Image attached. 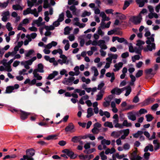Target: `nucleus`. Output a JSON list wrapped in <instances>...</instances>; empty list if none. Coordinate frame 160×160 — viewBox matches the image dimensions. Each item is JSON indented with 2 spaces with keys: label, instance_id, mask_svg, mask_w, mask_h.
<instances>
[{
  "label": "nucleus",
  "instance_id": "3c124183",
  "mask_svg": "<svg viewBox=\"0 0 160 160\" xmlns=\"http://www.w3.org/2000/svg\"><path fill=\"white\" fill-rule=\"evenodd\" d=\"M121 133H123L124 135L127 137L129 133V129H127L123 130H121Z\"/></svg>",
  "mask_w": 160,
  "mask_h": 160
},
{
  "label": "nucleus",
  "instance_id": "cd10ccee",
  "mask_svg": "<svg viewBox=\"0 0 160 160\" xmlns=\"http://www.w3.org/2000/svg\"><path fill=\"white\" fill-rule=\"evenodd\" d=\"M74 92L75 93L77 92L79 93L80 96L84 95L85 94V91L84 90H81L79 89H76L74 90Z\"/></svg>",
  "mask_w": 160,
  "mask_h": 160
},
{
  "label": "nucleus",
  "instance_id": "ddd939ff",
  "mask_svg": "<svg viewBox=\"0 0 160 160\" xmlns=\"http://www.w3.org/2000/svg\"><path fill=\"white\" fill-rule=\"evenodd\" d=\"M123 65V63L122 62H119L114 64V66L115 68L113 69V71L115 72L118 71L121 68Z\"/></svg>",
  "mask_w": 160,
  "mask_h": 160
},
{
  "label": "nucleus",
  "instance_id": "864d4df0",
  "mask_svg": "<svg viewBox=\"0 0 160 160\" xmlns=\"http://www.w3.org/2000/svg\"><path fill=\"white\" fill-rule=\"evenodd\" d=\"M128 65L129 68L128 71L130 73H132L135 71V68L133 67V65L132 64H130Z\"/></svg>",
  "mask_w": 160,
  "mask_h": 160
},
{
  "label": "nucleus",
  "instance_id": "0e129e2a",
  "mask_svg": "<svg viewBox=\"0 0 160 160\" xmlns=\"http://www.w3.org/2000/svg\"><path fill=\"white\" fill-rule=\"evenodd\" d=\"M34 52V51L32 49L29 50L28 52L25 54V56L26 57H29L32 55Z\"/></svg>",
  "mask_w": 160,
  "mask_h": 160
},
{
  "label": "nucleus",
  "instance_id": "f8f14e48",
  "mask_svg": "<svg viewBox=\"0 0 160 160\" xmlns=\"http://www.w3.org/2000/svg\"><path fill=\"white\" fill-rule=\"evenodd\" d=\"M28 6L29 8H31L33 6L36 7L38 5L37 0H28L27 1Z\"/></svg>",
  "mask_w": 160,
  "mask_h": 160
},
{
  "label": "nucleus",
  "instance_id": "2f4dec72",
  "mask_svg": "<svg viewBox=\"0 0 160 160\" xmlns=\"http://www.w3.org/2000/svg\"><path fill=\"white\" fill-rule=\"evenodd\" d=\"M80 136H75L73 137L71 141L74 143H77L80 142Z\"/></svg>",
  "mask_w": 160,
  "mask_h": 160
},
{
  "label": "nucleus",
  "instance_id": "6ab92c4d",
  "mask_svg": "<svg viewBox=\"0 0 160 160\" xmlns=\"http://www.w3.org/2000/svg\"><path fill=\"white\" fill-rule=\"evenodd\" d=\"M20 113L21 118L22 120H24L26 119L28 116L30 114V113L25 112L24 111H21Z\"/></svg>",
  "mask_w": 160,
  "mask_h": 160
},
{
  "label": "nucleus",
  "instance_id": "473e14b6",
  "mask_svg": "<svg viewBox=\"0 0 160 160\" xmlns=\"http://www.w3.org/2000/svg\"><path fill=\"white\" fill-rule=\"evenodd\" d=\"M148 18L150 19H152L153 18H157L158 17V15L155 12L150 13L148 14Z\"/></svg>",
  "mask_w": 160,
  "mask_h": 160
},
{
  "label": "nucleus",
  "instance_id": "a19ab883",
  "mask_svg": "<svg viewBox=\"0 0 160 160\" xmlns=\"http://www.w3.org/2000/svg\"><path fill=\"white\" fill-rule=\"evenodd\" d=\"M143 134V132L141 131H138L136 133L133 134V136L135 138H138Z\"/></svg>",
  "mask_w": 160,
  "mask_h": 160
},
{
  "label": "nucleus",
  "instance_id": "39448f33",
  "mask_svg": "<svg viewBox=\"0 0 160 160\" xmlns=\"http://www.w3.org/2000/svg\"><path fill=\"white\" fill-rule=\"evenodd\" d=\"M142 19V16L139 14L137 16H133L131 17L130 20L134 24L138 25L140 23Z\"/></svg>",
  "mask_w": 160,
  "mask_h": 160
},
{
  "label": "nucleus",
  "instance_id": "aec40b11",
  "mask_svg": "<svg viewBox=\"0 0 160 160\" xmlns=\"http://www.w3.org/2000/svg\"><path fill=\"white\" fill-rule=\"evenodd\" d=\"M136 2L139 7H142L144 5L145 3H147L148 1L147 0H136Z\"/></svg>",
  "mask_w": 160,
  "mask_h": 160
},
{
  "label": "nucleus",
  "instance_id": "338daca9",
  "mask_svg": "<svg viewBox=\"0 0 160 160\" xmlns=\"http://www.w3.org/2000/svg\"><path fill=\"white\" fill-rule=\"evenodd\" d=\"M6 28L8 31H11L12 29V27L11 24L9 22L7 23L6 25Z\"/></svg>",
  "mask_w": 160,
  "mask_h": 160
},
{
  "label": "nucleus",
  "instance_id": "8fccbe9b",
  "mask_svg": "<svg viewBox=\"0 0 160 160\" xmlns=\"http://www.w3.org/2000/svg\"><path fill=\"white\" fill-rule=\"evenodd\" d=\"M104 125L105 127H108L110 128H112L113 127L112 123L111 122H105Z\"/></svg>",
  "mask_w": 160,
  "mask_h": 160
},
{
  "label": "nucleus",
  "instance_id": "7ed1b4c3",
  "mask_svg": "<svg viewBox=\"0 0 160 160\" xmlns=\"http://www.w3.org/2000/svg\"><path fill=\"white\" fill-rule=\"evenodd\" d=\"M149 150L151 152H152L153 151V147L152 145L149 144L146 146L144 149V151L145 153L144 154L143 157L145 159H148L149 158L150 153L148 152H147Z\"/></svg>",
  "mask_w": 160,
  "mask_h": 160
},
{
  "label": "nucleus",
  "instance_id": "774afa93",
  "mask_svg": "<svg viewBox=\"0 0 160 160\" xmlns=\"http://www.w3.org/2000/svg\"><path fill=\"white\" fill-rule=\"evenodd\" d=\"M130 3L128 1H126L124 2L123 7V9L125 10L128 6L130 5Z\"/></svg>",
  "mask_w": 160,
  "mask_h": 160
},
{
  "label": "nucleus",
  "instance_id": "f3484780",
  "mask_svg": "<svg viewBox=\"0 0 160 160\" xmlns=\"http://www.w3.org/2000/svg\"><path fill=\"white\" fill-rule=\"evenodd\" d=\"M42 18L41 17H39L38 19L35 20L34 22L35 24H37L38 26H40L44 25L45 23V22H42Z\"/></svg>",
  "mask_w": 160,
  "mask_h": 160
},
{
  "label": "nucleus",
  "instance_id": "7c9ffc66",
  "mask_svg": "<svg viewBox=\"0 0 160 160\" xmlns=\"http://www.w3.org/2000/svg\"><path fill=\"white\" fill-rule=\"evenodd\" d=\"M105 100H106V101L103 102V106L105 107H107L109 106L111 100L109 97H108L107 98H105Z\"/></svg>",
  "mask_w": 160,
  "mask_h": 160
},
{
  "label": "nucleus",
  "instance_id": "4468645a",
  "mask_svg": "<svg viewBox=\"0 0 160 160\" xmlns=\"http://www.w3.org/2000/svg\"><path fill=\"white\" fill-rule=\"evenodd\" d=\"M131 160H141L142 158L137 155L135 152H134L131 155Z\"/></svg>",
  "mask_w": 160,
  "mask_h": 160
},
{
  "label": "nucleus",
  "instance_id": "c85d7f7f",
  "mask_svg": "<svg viewBox=\"0 0 160 160\" xmlns=\"http://www.w3.org/2000/svg\"><path fill=\"white\" fill-rule=\"evenodd\" d=\"M37 70V72L43 73L44 72L43 66L42 63H39L38 65V68L36 69Z\"/></svg>",
  "mask_w": 160,
  "mask_h": 160
},
{
  "label": "nucleus",
  "instance_id": "a211bd4d",
  "mask_svg": "<svg viewBox=\"0 0 160 160\" xmlns=\"http://www.w3.org/2000/svg\"><path fill=\"white\" fill-rule=\"evenodd\" d=\"M122 88L120 89L118 88H115L112 89L111 91L112 94H115L117 95H120L123 91Z\"/></svg>",
  "mask_w": 160,
  "mask_h": 160
},
{
  "label": "nucleus",
  "instance_id": "e2e57ef3",
  "mask_svg": "<svg viewBox=\"0 0 160 160\" xmlns=\"http://www.w3.org/2000/svg\"><path fill=\"white\" fill-rule=\"evenodd\" d=\"M143 74V71L142 70H139L135 75L136 78H138L141 76Z\"/></svg>",
  "mask_w": 160,
  "mask_h": 160
},
{
  "label": "nucleus",
  "instance_id": "603ef678",
  "mask_svg": "<svg viewBox=\"0 0 160 160\" xmlns=\"http://www.w3.org/2000/svg\"><path fill=\"white\" fill-rule=\"evenodd\" d=\"M27 70L26 69H23L19 71V74L20 75H28V73L27 72Z\"/></svg>",
  "mask_w": 160,
  "mask_h": 160
},
{
  "label": "nucleus",
  "instance_id": "bb28decb",
  "mask_svg": "<svg viewBox=\"0 0 160 160\" xmlns=\"http://www.w3.org/2000/svg\"><path fill=\"white\" fill-rule=\"evenodd\" d=\"M121 134V130L113 131L111 133V136L114 138H117L120 136Z\"/></svg>",
  "mask_w": 160,
  "mask_h": 160
},
{
  "label": "nucleus",
  "instance_id": "4be33fe9",
  "mask_svg": "<svg viewBox=\"0 0 160 160\" xmlns=\"http://www.w3.org/2000/svg\"><path fill=\"white\" fill-rule=\"evenodd\" d=\"M58 74V72L57 71H54L52 73L50 74L47 78V79L50 80L54 78L55 76L57 75Z\"/></svg>",
  "mask_w": 160,
  "mask_h": 160
},
{
  "label": "nucleus",
  "instance_id": "0eeeda50",
  "mask_svg": "<svg viewBox=\"0 0 160 160\" xmlns=\"http://www.w3.org/2000/svg\"><path fill=\"white\" fill-rule=\"evenodd\" d=\"M65 131L66 132H69L72 133L75 132L74 126L72 123H69L65 129Z\"/></svg>",
  "mask_w": 160,
  "mask_h": 160
},
{
  "label": "nucleus",
  "instance_id": "79ce46f5",
  "mask_svg": "<svg viewBox=\"0 0 160 160\" xmlns=\"http://www.w3.org/2000/svg\"><path fill=\"white\" fill-rule=\"evenodd\" d=\"M67 155L70 157L71 159L75 158L76 157V155L74 154V153L70 151H69Z\"/></svg>",
  "mask_w": 160,
  "mask_h": 160
},
{
  "label": "nucleus",
  "instance_id": "9b49d317",
  "mask_svg": "<svg viewBox=\"0 0 160 160\" xmlns=\"http://www.w3.org/2000/svg\"><path fill=\"white\" fill-rule=\"evenodd\" d=\"M136 113L135 112H129L128 113V117L129 120L134 121L136 119Z\"/></svg>",
  "mask_w": 160,
  "mask_h": 160
},
{
  "label": "nucleus",
  "instance_id": "1a4fd4ad",
  "mask_svg": "<svg viewBox=\"0 0 160 160\" xmlns=\"http://www.w3.org/2000/svg\"><path fill=\"white\" fill-rule=\"evenodd\" d=\"M1 16L2 17V20L4 22H6L10 17V12L8 11H3Z\"/></svg>",
  "mask_w": 160,
  "mask_h": 160
},
{
  "label": "nucleus",
  "instance_id": "412c9836",
  "mask_svg": "<svg viewBox=\"0 0 160 160\" xmlns=\"http://www.w3.org/2000/svg\"><path fill=\"white\" fill-rule=\"evenodd\" d=\"M33 75L34 77L36 78L37 80H41L42 79V77L40 76L39 74L38 73L37 70L36 69H34L33 70Z\"/></svg>",
  "mask_w": 160,
  "mask_h": 160
},
{
  "label": "nucleus",
  "instance_id": "13d9d810",
  "mask_svg": "<svg viewBox=\"0 0 160 160\" xmlns=\"http://www.w3.org/2000/svg\"><path fill=\"white\" fill-rule=\"evenodd\" d=\"M64 13L63 12H62L59 15V18L57 20H58L60 22H62L64 20Z\"/></svg>",
  "mask_w": 160,
  "mask_h": 160
},
{
  "label": "nucleus",
  "instance_id": "423d86ee",
  "mask_svg": "<svg viewBox=\"0 0 160 160\" xmlns=\"http://www.w3.org/2000/svg\"><path fill=\"white\" fill-rule=\"evenodd\" d=\"M75 79L73 77H69L68 78H65L62 81V83L64 84L71 85L72 84V82Z\"/></svg>",
  "mask_w": 160,
  "mask_h": 160
},
{
  "label": "nucleus",
  "instance_id": "6e6d98bb",
  "mask_svg": "<svg viewBox=\"0 0 160 160\" xmlns=\"http://www.w3.org/2000/svg\"><path fill=\"white\" fill-rule=\"evenodd\" d=\"M58 63L61 65H63V64H68V61L65 60L59 59L58 60Z\"/></svg>",
  "mask_w": 160,
  "mask_h": 160
},
{
  "label": "nucleus",
  "instance_id": "ea45409f",
  "mask_svg": "<svg viewBox=\"0 0 160 160\" xmlns=\"http://www.w3.org/2000/svg\"><path fill=\"white\" fill-rule=\"evenodd\" d=\"M30 22L28 18H25L19 24H21V25H27Z\"/></svg>",
  "mask_w": 160,
  "mask_h": 160
},
{
  "label": "nucleus",
  "instance_id": "2eb2a0df",
  "mask_svg": "<svg viewBox=\"0 0 160 160\" xmlns=\"http://www.w3.org/2000/svg\"><path fill=\"white\" fill-rule=\"evenodd\" d=\"M123 91L125 90H126V92L125 94L126 96H128L131 93L132 91L131 88L130 86H127L122 88Z\"/></svg>",
  "mask_w": 160,
  "mask_h": 160
},
{
  "label": "nucleus",
  "instance_id": "052dcab7",
  "mask_svg": "<svg viewBox=\"0 0 160 160\" xmlns=\"http://www.w3.org/2000/svg\"><path fill=\"white\" fill-rule=\"evenodd\" d=\"M129 51L131 52H134L135 47L133 48L132 46V44L130 43L129 44Z\"/></svg>",
  "mask_w": 160,
  "mask_h": 160
},
{
  "label": "nucleus",
  "instance_id": "e433bc0d",
  "mask_svg": "<svg viewBox=\"0 0 160 160\" xmlns=\"http://www.w3.org/2000/svg\"><path fill=\"white\" fill-rule=\"evenodd\" d=\"M91 70L92 71L94 72V76L97 77L99 73L98 69L95 67L93 66L92 67Z\"/></svg>",
  "mask_w": 160,
  "mask_h": 160
},
{
  "label": "nucleus",
  "instance_id": "f257e3e1",
  "mask_svg": "<svg viewBox=\"0 0 160 160\" xmlns=\"http://www.w3.org/2000/svg\"><path fill=\"white\" fill-rule=\"evenodd\" d=\"M155 35L152 34L150 37H147V40L146 41V43L148 44L146 48L143 49L144 51L147 52L148 51H152L153 50H155L156 48L155 44L154 42Z\"/></svg>",
  "mask_w": 160,
  "mask_h": 160
},
{
  "label": "nucleus",
  "instance_id": "f03ea898",
  "mask_svg": "<svg viewBox=\"0 0 160 160\" xmlns=\"http://www.w3.org/2000/svg\"><path fill=\"white\" fill-rule=\"evenodd\" d=\"M35 152V150L32 148L27 150L26 155H23V158H21L20 160H34L32 157L34 155Z\"/></svg>",
  "mask_w": 160,
  "mask_h": 160
},
{
  "label": "nucleus",
  "instance_id": "20e7f679",
  "mask_svg": "<svg viewBox=\"0 0 160 160\" xmlns=\"http://www.w3.org/2000/svg\"><path fill=\"white\" fill-rule=\"evenodd\" d=\"M30 13L33 15L35 17H36L38 16V13L37 12V10L36 8L32 10L30 8H28L23 11V14L24 15H26Z\"/></svg>",
  "mask_w": 160,
  "mask_h": 160
},
{
  "label": "nucleus",
  "instance_id": "37998d69",
  "mask_svg": "<svg viewBox=\"0 0 160 160\" xmlns=\"http://www.w3.org/2000/svg\"><path fill=\"white\" fill-rule=\"evenodd\" d=\"M142 49L141 47H135L134 49V52L137 54H140L141 55V50Z\"/></svg>",
  "mask_w": 160,
  "mask_h": 160
},
{
  "label": "nucleus",
  "instance_id": "4d7b16f0",
  "mask_svg": "<svg viewBox=\"0 0 160 160\" xmlns=\"http://www.w3.org/2000/svg\"><path fill=\"white\" fill-rule=\"evenodd\" d=\"M140 58V57L139 55H135L132 57V60L133 62H135L136 60H139Z\"/></svg>",
  "mask_w": 160,
  "mask_h": 160
},
{
  "label": "nucleus",
  "instance_id": "a878e982",
  "mask_svg": "<svg viewBox=\"0 0 160 160\" xmlns=\"http://www.w3.org/2000/svg\"><path fill=\"white\" fill-rule=\"evenodd\" d=\"M104 91L103 90H101L97 95V98L96 100L97 101L100 100L102 98Z\"/></svg>",
  "mask_w": 160,
  "mask_h": 160
},
{
  "label": "nucleus",
  "instance_id": "c756f323",
  "mask_svg": "<svg viewBox=\"0 0 160 160\" xmlns=\"http://www.w3.org/2000/svg\"><path fill=\"white\" fill-rule=\"evenodd\" d=\"M122 128H123V126L126 127H129L132 126V123L131 122H128L127 120H124L122 122Z\"/></svg>",
  "mask_w": 160,
  "mask_h": 160
},
{
  "label": "nucleus",
  "instance_id": "bf43d9fd",
  "mask_svg": "<svg viewBox=\"0 0 160 160\" xmlns=\"http://www.w3.org/2000/svg\"><path fill=\"white\" fill-rule=\"evenodd\" d=\"M75 71L74 74L75 75H78L80 73V72L79 71V67L78 66H76L74 69Z\"/></svg>",
  "mask_w": 160,
  "mask_h": 160
},
{
  "label": "nucleus",
  "instance_id": "a18cd8bd",
  "mask_svg": "<svg viewBox=\"0 0 160 160\" xmlns=\"http://www.w3.org/2000/svg\"><path fill=\"white\" fill-rule=\"evenodd\" d=\"M118 41L120 43L124 42L125 44H127L128 43L127 41L123 38H119L118 37Z\"/></svg>",
  "mask_w": 160,
  "mask_h": 160
},
{
  "label": "nucleus",
  "instance_id": "58836bf2",
  "mask_svg": "<svg viewBox=\"0 0 160 160\" xmlns=\"http://www.w3.org/2000/svg\"><path fill=\"white\" fill-rule=\"evenodd\" d=\"M103 29L100 27H98L97 31V33L100 36L102 37L104 35V32L102 30V29Z\"/></svg>",
  "mask_w": 160,
  "mask_h": 160
},
{
  "label": "nucleus",
  "instance_id": "b1692460",
  "mask_svg": "<svg viewBox=\"0 0 160 160\" xmlns=\"http://www.w3.org/2000/svg\"><path fill=\"white\" fill-rule=\"evenodd\" d=\"M155 100L154 99L149 98L146 99L143 102V105L145 106L147 105L150 103L153 102Z\"/></svg>",
  "mask_w": 160,
  "mask_h": 160
},
{
  "label": "nucleus",
  "instance_id": "c03bdc74",
  "mask_svg": "<svg viewBox=\"0 0 160 160\" xmlns=\"http://www.w3.org/2000/svg\"><path fill=\"white\" fill-rule=\"evenodd\" d=\"M147 119V121L148 122L151 121L154 118V117L150 114H148L145 116Z\"/></svg>",
  "mask_w": 160,
  "mask_h": 160
},
{
  "label": "nucleus",
  "instance_id": "49530a36",
  "mask_svg": "<svg viewBox=\"0 0 160 160\" xmlns=\"http://www.w3.org/2000/svg\"><path fill=\"white\" fill-rule=\"evenodd\" d=\"M91 14V12H88L85 11L82 14L81 16L82 17H85L86 16H89Z\"/></svg>",
  "mask_w": 160,
  "mask_h": 160
},
{
  "label": "nucleus",
  "instance_id": "9d476101",
  "mask_svg": "<svg viewBox=\"0 0 160 160\" xmlns=\"http://www.w3.org/2000/svg\"><path fill=\"white\" fill-rule=\"evenodd\" d=\"M98 45L100 47L101 49H106L107 48V47L105 44V42L104 40H99L98 41Z\"/></svg>",
  "mask_w": 160,
  "mask_h": 160
},
{
  "label": "nucleus",
  "instance_id": "de8ad7c7",
  "mask_svg": "<svg viewBox=\"0 0 160 160\" xmlns=\"http://www.w3.org/2000/svg\"><path fill=\"white\" fill-rule=\"evenodd\" d=\"M102 145H109L111 143V141L110 140H107L105 139H103L101 142Z\"/></svg>",
  "mask_w": 160,
  "mask_h": 160
},
{
  "label": "nucleus",
  "instance_id": "09e8293b",
  "mask_svg": "<svg viewBox=\"0 0 160 160\" xmlns=\"http://www.w3.org/2000/svg\"><path fill=\"white\" fill-rule=\"evenodd\" d=\"M62 50L60 48H58V49H55L53 50L52 52V54L54 55H56L58 53L59 54L62 53Z\"/></svg>",
  "mask_w": 160,
  "mask_h": 160
},
{
  "label": "nucleus",
  "instance_id": "6e6552de",
  "mask_svg": "<svg viewBox=\"0 0 160 160\" xmlns=\"http://www.w3.org/2000/svg\"><path fill=\"white\" fill-rule=\"evenodd\" d=\"M79 19L78 18L76 17L73 19V25L79 27L80 28L84 27L86 24L83 23H80L79 22Z\"/></svg>",
  "mask_w": 160,
  "mask_h": 160
},
{
  "label": "nucleus",
  "instance_id": "f704fd0d",
  "mask_svg": "<svg viewBox=\"0 0 160 160\" xmlns=\"http://www.w3.org/2000/svg\"><path fill=\"white\" fill-rule=\"evenodd\" d=\"M115 149L113 148H112L111 149L108 148L106 149L105 153L106 154H108L109 153L112 154L115 152Z\"/></svg>",
  "mask_w": 160,
  "mask_h": 160
},
{
  "label": "nucleus",
  "instance_id": "393cba45",
  "mask_svg": "<svg viewBox=\"0 0 160 160\" xmlns=\"http://www.w3.org/2000/svg\"><path fill=\"white\" fill-rule=\"evenodd\" d=\"M153 144H154V150L156 151L159 149L160 147V143L158 142L157 140H154L153 142Z\"/></svg>",
  "mask_w": 160,
  "mask_h": 160
},
{
  "label": "nucleus",
  "instance_id": "69168bd1",
  "mask_svg": "<svg viewBox=\"0 0 160 160\" xmlns=\"http://www.w3.org/2000/svg\"><path fill=\"white\" fill-rule=\"evenodd\" d=\"M69 9L72 12L73 14H74L76 11V7L74 5H72L69 7Z\"/></svg>",
  "mask_w": 160,
  "mask_h": 160
},
{
  "label": "nucleus",
  "instance_id": "72a5a7b5",
  "mask_svg": "<svg viewBox=\"0 0 160 160\" xmlns=\"http://www.w3.org/2000/svg\"><path fill=\"white\" fill-rule=\"evenodd\" d=\"M9 0H7L6 2L3 3L0 2V8H5L8 5Z\"/></svg>",
  "mask_w": 160,
  "mask_h": 160
},
{
  "label": "nucleus",
  "instance_id": "680f3d73",
  "mask_svg": "<svg viewBox=\"0 0 160 160\" xmlns=\"http://www.w3.org/2000/svg\"><path fill=\"white\" fill-rule=\"evenodd\" d=\"M100 155L102 160H105L107 159V156L104 155V151L102 152L100 154Z\"/></svg>",
  "mask_w": 160,
  "mask_h": 160
},
{
  "label": "nucleus",
  "instance_id": "dca6fc26",
  "mask_svg": "<svg viewBox=\"0 0 160 160\" xmlns=\"http://www.w3.org/2000/svg\"><path fill=\"white\" fill-rule=\"evenodd\" d=\"M45 29L47 31L52 30L55 28L52 25L49 26L45 25L44 26L43 28H41L40 29V32L41 34L43 33V29Z\"/></svg>",
  "mask_w": 160,
  "mask_h": 160
},
{
  "label": "nucleus",
  "instance_id": "c9c22d12",
  "mask_svg": "<svg viewBox=\"0 0 160 160\" xmlns=\"http://www.w3.org/2000/svg\"><path fill=\"white\" fill-rule=\"evenodd\" d=\"M14 90V88L13 86H9L6 88L5 91V93H10L12 92Z\"/></svg>",
  "mask_w": 160,
  "mask_h": 160
},
{
  "label": "nucleus",
  "instance_id": "5701e85b",
  "mask_svg": "<svg viewBox=\"0 0 160 160\" xmlns=\"http://www.w3.org/2000/svg\"><path fill=\"white\" fill-rule=\"evenodd\" d=\"M87 117L89 118L90 117L94 115V113L93 112V109L92 108H88L87 110Z\"/></svg>",
  "mask_w": 160,
  "mask_h": 160
},
{
  "label": "nucleus",
  "instance_id": "4c0bfd02",
  "mask_svg": "<svg viewBox=\"0 0 160 160\" xmlns=\"http://www.w3.org/2000/svg\"><path fill=\"white\" fill-rule=\"evenodd\" d=\"M12 8L14 10H22V8L19 4L13 5Z\"/></svg>",
  "mask_w": 160,
  "mask_h": 160
},
{
  "label": "nucleus",
  "instance_id": "5fc2aeb1",
  "mask_svg": "<svg viewBox=\"0 0 160 160\" xmlns=\"http://www.w3.org/2000/svg\"><path fill=\"white\" fill-rule=\"evenodd\" d=\"M145 43V42L143 41H142L140 40H138L137 41V43L136 44V45L138 46V47H141L142 48H143V47L142 46V45L144 44Z\"/></svg>",
  "mask_w": 160,
  "mask_h": 160
}]
</instances>
